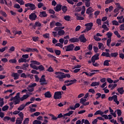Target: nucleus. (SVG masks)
I'll return each mask as SVG.
<instances>
[{
  "label": "nucleus",
  "instance_id": "obj_3",
  "mask_svg": "<svg viewBox=\"0 0 124 124\" xmlns=\"http://www.w3.org/2000/svg\"><path fill=\"white\" fill-rule=\"evenodd\" d=\"M53 98L54 99H61L62 98V92L61 91L55 92Z\"/></svg>",
  "mask_w": 124,
  "mask_h": 124
},
{
  "label": "nucleus",
  "instance_id": "obj_31",
  "mask_svg": "<svg viewBox=\"0 0 124 124\" xmlns=\"http://www.w3.org/2000/svg\"><path fill=\"white\" fill-rule=\"evenodd\" d=\"M18 62L19 63H21V62H27V59L21 58L18 60Z\"/></svg>",
  "mask_w": 124,
  "mask_h": 124
},
{
  "label": "nucleus",
  "instance_id": "obj_47",
  "mask_svg": "<svg viewBox=\"0 0 124 124\" xmlns=\"http://www.w3.org/2000/svg\"><path fill=\"white\" fill-rule=\"evenodd\" d=\"M46 71L48 72H54V69H53V68L50 66L46 70Z\"/></svg>",
  "mask_w": 124,
  "mask_h": 124
},
{
  "label": "nucleus",
  "instance_id": "obj_36",
  "mask_svg": "<svg viewBox=\"0 0 124 124\" xmlns=\"http://www.w3.org/2000/svg\"><path fill=\"white\" fill-rule=\"evenodd\" d=\"M61 9L62 12H64V13H65L66 11H67V7H66V6H63L61 7Z\"/></svg>",
  "mask_w": 124,
  "mask_h": 124
},
{
  "label": "nucleus",
  "instance_id": "obj_64",
  "mask_svg": "<svg viewBox=\"0 0 124 124\" xmlns=\"http://www.w3.org/2000/svg\"><path fill=\"white\" fill-rule=\"evenodd\" d=\"M43 5H44L43 3H42V2H39L38 3V8H41V7H42V6H43Z\"/></svg>",
  "mask_w": 124,
  "mask_h": 124
},
{
  "label": "nucleus",
  "instance_id": "obj_54",
  "mask_svg": "<svg viewBox=\"0 0 124 124\" xmlns=\"http://www.w3.org/2000/svg\"><path fill=\"white\" fill-rule=\"evenodd\" d=\"M8 48V47L7 46H5L4 47H2V48L0 49V52L1 53H3V52H4V51H5V50Z\"/></svg>",
  "mask_w": 124,
  "mask_h": 124
},
{
  "label": "nucleus",
  "instance_id": "obj_22",
  "mask_svg": "<svg viewBox=\"0 0 124 124\" xmlns=\"http://www.w3.org/2000/svg\"><path fill=\"white\" fill-rule=\"evenodd\" d=\"M23 120L20 118H17L16 120V124H22Z\"/></svg>",
  "mask_w": 124,
  "mask_h": 124
},
{
  "label": "nucleus",
  "instance_id": "obj_2",
  "mask_svg": "<svg viewBox=\"0 0 124 124\" xmlns=\"http://www.w3.org/2000/svg\"><path fill=\"white\" fill-rule=\"evenodd\" d=\"M37 85V84L35 83L30 84L27 88L28 92H30V93H32V92L34 91V87H36Z\"/></svg>",
  "mask_w": 124,
  "mask_h": 124
},
{
  "label": "nucleus",
  "instance_id": "obj_35",
  "mask_svg": "<svg viewBox=\"0 0 124 124\" xmlns=\"http://www.w3.org/2000/svg\"><path fill=\"white\" fill-rule=\"evenodd\" d=\"M30 67L31 68H33V69H36V70H38V66L35 65H33L32 63L30 64Z\"/></svg>",
  "mask_w": 124,
  "mask_h": 124
},
{
  "label": "nucleus",
  "instance_id": "obj_5",
  "mask_svg": "<svg viewBox=\"0 0 124 124\" xmlns=\"http://www.w3.org/2000/svg\"><path fill=\"white\" fill-rule=\"evenodd\" d=\"M39 82L41 83L40 85H41V86H43V85H47L46 79L45 78V75H43L42 76L40 79Z\"/></svg>",
  "mask_w": 124,
  "mask_h": 124
},
{
  "label": "nucleus",
  "instance_id": "obj_63",
  "mask_svg": "<svg viewBox=\"0 0 124 124\" xmlns=\"http://www.w3.org/2000/svg\"><path fill=\"white\" fill-rule=\"evenodd\" d=\"M39 39V37H32V40L33 41H34V42H36V41H38V40Z\"/></svg>",
  "mask_w": 124,
  "mask_h": 124
},
{
  "label": "nucleus",
  "instance_id": "obj_4",
  "mask_svg": "<svg viewBox=\"0 0 124 124\" xmlns=\"http://www.w3.org/2000/svg\"><path fill=\"white\" fill-rule=\"evenodd\" d=\"M37 120H34L33 121L32 124H42V122L40 121H43V117L41 116H39L37 118Z\"/></svg>",
  "mask_w": 124,
  "mask_h": 124
},
{
  "label": "nucleus",
  "instance_id": "obj_26",
  "mask_svg": "<svg viewBox=\"0 0 124 124\" xmlns=\"http://www.w3.org/2000/svg\"><path fill=\"white\" fill-rule=\"evenodd\" d=\"M116 97H118V96L117 95H113L112 96L108 97V100L109 101H112V100H113V101H114Z\"/></svg>",
  "mask_w": 124,
  "mask_h": 124
},
{
  "label": "nucleus",
  "instance_id": "obj_62",
  "mask_svg": "<svg viewBox=\"0 0 124 124\" xmlns=\"http://www.w3.org/2000/svg\"><path fill=\"white\" fill-rule=\"evenodd\" d=\"M96 97L95 99H98V98H100L101 97V93H97L96 94Z\"/></svg>",
  "mask_w": 124,
  "mask_h": 124
},
{
  "label": "nucleus",
  "instance_id": "obj_49",
  "mask_svg": "<svg viewBox=\"0 0 124 124\" xmlns=\"http://www.w3.org/2000/svg\"><path fill=\"white\" fill-rule=\"evenodd\" d=\"M54 52L56 54V55H57V56H60V55H61V50H58V49H55L54 50Z\"/></svg>",
  "mask_w": 124,
  "mask_h": 124
},
{
  "label": "nucleus",
  "instance_id": "obj_57",
  "mask_svg": "<svg viewBox=\"0 0 124 124\" xmlns=\"http://www.w3.org/2000/svg\"><path fill=\"white\" fill-rule=\"evenodd\" d=\"M8 108H9V107L7 105L4 106L2 108V111H6V110H8Z\"/></svg>",
  "mask_w": 124,
  "mask_h": 124
},
{
  "label": "nucleus",
  "instance_id": "obj_19",
  "mask_svg": "<svg viewBox=\"0 0 124 124\" xmlns=\"http://www.w3.org/2000/svg\"><path fill=\"white\" fill-rule=\"evenodd\" d=\"M30 97V95L29 94H24L23 96L20 98V101H24L25 99H27L28 97Z\"/></svg>",
  "mask_w": 124,
  "mask_h": 124
},
{
  "label": "nucleus",
  "instance_id": "obj_46",
  "mask_svg": "<svg viewBox=\"0 0 124 124\" xmlns=\"http://www.w3.org/2000/svg\"><path fill=\"white\" fill-rule=\"evenodd\" d=\"M21 98L20 97H18V96L16 95L15 97H12L10 99V101H13L14 99H20Z\"/></svg>",
  "mask_w": 124,
  "mask_h": 124
},
{
  "label": "nucleus",
  "instance_id": "obj_9",
  "mask_svg": "<svg viewBox=\"0 0 124 124\" xmlns=\"http://www.w3.org/2000/svg\"><path fill=\"white\" fill-rule=\"evenodd\" d=\"M36 18H37V16L34 13H32L29 15V19L31 21H34Z\"/></svg>",
  "mask_w": 124,
  "mask_h": 124
},
{
  "label": "nucleus",
  "instance_id": "obj_61",
  "mask_svg": "<svg viewBox=\"0 0 124 124\" xmlns=\"http://www.w3.org/2000/svg\"><path fill=\"white\" fill-rule=\"evenodd\" d=\"M85 5L86 7H90L91 6V1H86Z\"/></svg>",
  "mask_w": 124,
  "mask_h": 124
},
{
  "label": "nucleus",
  "instance_id": "obj_7",
  "mask_svg": "<svg viewBox=\"0 0 124 124\" xmlns=\"http://www.w3.org/2000/svg\"><path fill=\"white\" fill-rule=\"evenodd\" d=\"M78 39L80 42H82L83 43H86L87 42V39L85 37L84 34L80 35Z\"/></svg>",
  "mask_w": 124,
  "mask_h": 124
},
{
  "label": "nucleus",
  "instance_id": "obj_43",
  "mask_svg": "<svg viewBox=\"0 0 124 124\" xmlns=\"http://www.w3.org/2000/svg\"><path fill=\"white\" fill-rule=\"evenodd\" d=\"M29 122H30V119L27 118L24 120L22 124H29Z\"/></svg>",
  "mask_w": 124,
  "mask_h": 124
},
{
  "label": "nucleus",
  "instance_id": "obj_51",
  "mask_svg": "<svg viewBox=\"0 0 124 124\" xmlns=\"http://www.w3.org/2000/svg\"><path fill=\"white\" fill-rule=\"evenodd\" d=\"M3 118V120L4 121V122H7V121L10 120V117L8 116L4 117Z\"/></svg>",
  "mask_w": 124,
  "mask_h": 124
},
{
  "label": "nucleus",
  "instance_id": "obj_16",
  "mask_svg": "<svg viewBox=\"0 0 124 124\" xmlns=\"http://www.w3.org/2000/svg\"><path fill=\"white\" fill-rule=\"evenodd\" d=\"M117 92L120 94H124V87H119L117 89Z\"/></svg>",
  "mask_w": 124,
  "mask_h": 124
},
{
  "label": "nucleus",
  "instance_id": "obj_45",
  "mask_svg": "<svg viewBox=\"0 0 124 124\" xmlns=\"http://www.w3.org/2000/svg\"><path fill=\"white\" fill-rule=\"evenodd\" d=\"M38 69L41 71H43V70L45 69V68L44 67L43 65H40V66H38Z\"/></svg>",
  "mask_w": 124,
  "mask_h": 124
},
{
  "label": "nucleus",
  "instance_id": "obj_29",
  "mask_svg": "<svg viewBox=\"0 0 124 124\" xmlns=\"http://www.w3.org/2000/svg\"><path fill=\"white\" fill-rule=\"evenodd\" d=\"M118 55H119V53L118 52H114L110 53V58H116V57H118Z\"/></svg>",
  "mask_w": 124,
  "mask_h": 124
},
{
  "label": "nucleus",
  "instance_id": "obj_55",
  "mask_svg": "<svg viewBox=\"0 0 124 124\" xmlns=\"http://www.w3.org/2000/svg\"><path fill=\"white\" fill-rule=\"evenodd\" d=\"M56 47H60L61 48H62L63 47V45L62 44H61V43H58L55 44Z\"/></svg>",
  "mask_w": 124,
  "mask_h": 124
},
{
  "label": "nucleus",
  "instance_id": "obj_12",
  "mask_svg": "<svg viewBox=\"0 0 124 124\" xmlns=\"http://www.w3.org/2000/svg\"><path fill=\"white\" fill-rule=\"evenodd\" d=\"M19 76H20V75H19L17 73H13L12 74V77H14V80H18V79L19 78Z\"/></svg>",
  "mask_w": 124,
  "mask_h": 124
},
{
  "label": "nucleus",
  "instance_id": "obj_28",
  "mask_svg": "<svg viewBox=\"0 0 124 124\" xmlns=\"http://www.w3.org/2000/svg\"><path fill=\"white\" fill-rule=\"evenodd\" d=\"M0 14H1L3 17H4L5 18L7 17V14H6V13H5L4 11H3L2 10H0Z\"/></svg>",
  "mask_w": 124,
  "mask_h": 124
},
{
  "label": "nucleus",
  "instance_id": "obj_60",
  "mask_svg": "<svg viewBox=\"0 0 124 124\" xmlns=\"http://www.w3.org/2000/svg\"><path fill=\"white\" fill-rule=\"evenodd\" d=\"M93 38L94 39V40H95V41H100V40H101V39L100 38L98 37H97L96 36L94 35L93 36Z\"/></svg>",
  "mask_w": 124,
  "mask_h": 124
},
{
  "label": "nucleus",
  "instance_id": "obj_6",
  "mask_svg": "<svg viewBox=\"0 0 124 124\" xmlns=\"http://www.w3.org/2000/svg\"><path fill=\"white\" fill-rule=\"evenodd\" d=\"M64 47H65L66 52H69V51H72L74 49V45L70 44L67 46H65Z\"/></svg>",
  "mask_w": 124,
  "mask_h": 124
},
{
  "label": "nucleus",
  "instance_id": "obj_52",
  "mask_svg": "<svg viewBox=\"0 0 124 124\" xmlns=\"http://www.w3.org/2000/svg\"><path fill=\"white\" fill-rule=\"evenodd\" d=\"M34 27H41V24L39 22H35Z\"/></svg>",
  "mask_w": 124,
  "mask_h": 124
},
{
  "label": "nucleus",
  "instance_id": "obj_34",
  "mask_svg": "<svg viewBox=\"0 0 124 124\" xmlns=\"http://www.w3.org/2000/svg\"><path fill=\"white\" fill-rule=\"evenodd\" d=\"M99 82H93L92 84H91V87H95L96 86H99Z\"/></svg>",
  "mask_w": 124,
  "mask_h": 124
},
{
  "label": "nucleus",
  "instance_id": "obj_39",
  "mask_svg": "<svg viewBox=\"0 0 124 124\" xmlns=\"http://www.w3.org/2000/svg\"><path fill=\"white\" fill-rule=\"evenodd\" d=\"M74 112V111H73V110L70 111L68 112V113L64 114V116H66V117L67 116L68 117H70V115H72V114H73Z\"/></svg>",
  "mask_w": 124,
  "mask_h": 124
},
{
  "label": "nucleus",
  "instance_id": "obj_8",
  "mask_svg": "<svg viewBox=\"0 0 124 124\" xmlns=\"http://www.w3.org/2000/svg\"><path fill=\"white\" fill-rule=\"evenodd\" d=\"M99 53H96L92 57L91 61L92 62H95V61L99 60Z\"/></svg>",
  "mask_w": 124,
  "mask_h": 124
},
{
  "label": "nucleus",
  "instance_id": "obj_44",
  "mask_svg": "<svg viewBox=\"0 0 124 124\" xmlns=\"http://www.w3.org/2000/svg\"><path fill=\"white\" fill-rule=\"evenodd\" d=\"M55 23H56L55 21H53L50 23V27L51 29H53L55 27Z\"/></svg>",
  "mask_w": 124,
  "mask_h": 124
},
{
  "label": "nucleus",
  "instance_id": "obj_30",
  "mask_svg": "<svg viewBox=\"0 0 124 124\" xmlns=\"http://www.w3.org/2000/svg\"><path fill=\"white\" fill-rule=\"evenodd\" d=\"M64 33H65V32L64 31H63V30H59V31H58V34L60 36H62V35H63L64 34Z\"/></svg>",
  "mask_w": 124,
  "mask_h": 124
},
{
  "label": "nucleus",
  "instance_id": "obj_25",
  "mask_svg": "<svg viewBox=\"0 0 124 124\" xmlns=\"http://www.w3.org/2000/svg\"><path fill=\"white\" fill-rule=\"evenodd\" d=\"M26 107V106L24 104L21 105L19 108H17L18 111H22V110H24L25 108Z\"/></svg>",
  "mask_w": 124,
  "mask_h": 124
},
{
  "label": "nucleus",
  "instance_id": "obj_33",
  "mask_svg": "<svg viewBox=\"0 0 124 124\" xmlns=\"http://www.w3.org/2000/svg\"><path fill=\"white\" fill-rule=\"evenodd\" d=\"M85 27H89V28H92L93 27V23L92 22H90L89 23L85 24Z\"/></svg>",
  "mask_w": 124,
  "mask_h": 124
},
{
  "label": "nucleus",
  "instance_id": "obj_38",
  "mask_svg": "<svg viewBox=\"0 0 124 124\" xmlns=\"http://www.w3.org/2000/svg\"><path fill=\"white\" fill-rule=\"evenodd\" d=\"M86 101H87V99H85V98H81L80 100V103L83 105Z\"/></svg>",
  "mask_w": 124,
  "mask_h": 124
},
{
  "label": "nucleus",
  "instance_id": "obj_17",
  "mask_svg": "<svg viewBox=\"0 0 124 124\" xmlns=\"http://www.w3.org/2000/svg\"><path fill=\"white\" fill-rule=\"evenodd\" d=\"M94 10H93L92 7H90L86 10V14H91V13H93Z\"/></svg>",
  "mask_w": 124,
  "mask_h": 124
},
{
  "label": "nucleus",
  "instance_id": "obj_18",
  "mask_svg": "<svg viewBox=\"0 0 124 124\" xmlns=\"http://www.w3.org/2000/svg\"><path fill=\"white\" fill-rule=\"evenodd\" d=\"M45 96L47 98H51L52 97V94H51V93L49 91H47L45 93Z\"/></svg>",
  "mask_w": 124,
  "mask_h": 124
},
{
  "label": "nucleus",
  "instance_id": "obj_50",
  "mask_svg": "<svg viewBox=\"0 0 124 124\" xmlns=\"http://www.w3.org/2000/svg\"><path fill=\"white\" fill-rule=\"evenodd\" d=\"M9 62L10 63H16L17 62V60L16 59H11L9 61Z\"/></svg>",
  "mask_w": 124,
  "mask_h": 124
},
{
  "label": "nucleus",
  "instance_id": "obj_10",
  "mask_svg": "<svg viewBox=\"0 0 124 124\" xmlns=\"http://www.w3.org/2000/svg\"><path fill=\"white\" fill-rule=\"evenodd\" d=\"M75 16H76V19L78 20H83L84 19L83 16H81V15L80 14L76 13L75 14Z\"/></svg>",
  "mask_w": 124,
  "mask_h": 124
},
{
  "label": "nucleus",
  "instance_id": "obj_14",
  "mask_svg": "<svg viewBox=\"0 0 124 124\" xmlns=\"http://www.w3.org/2000/svg\"><path fill=\"white\" fill-rule=\"evenodd\" d=\"M54 10L56 12H59L62 10V5H57L56 7H54Z\"/></svg>",
  "mask_w": 124,
  "mask_h": 124
},
{
  "label": "nucleus",
  "instance_id": "obj_48",
  "mask_svg": "<svg viewBox=\"0 0 124 124\" xmlns=\"http://www.w3.org/2000/svg\"><path fill=\"white\" fill-rule=\"evenodd\" d=\"M64 20H65V21H67V22H69V21H70V16H64Z\"/></svg>",
  "mask_w": 124,
  "mask_h": 124
},
{
  "label": "nucleus",
  "instance_id": "obj_41",
  "mask_svg": "<svg viewBox=\"0 0 124 124\" xmlns=\"http://www.w3.org/2000/svg\"><path fill=\"white\" fill-rule=\"evenodd\" d=\"M109 62H110V60H107L105 61L104 62V65L106 66H109Z\"/></svg>",
  "mask_w": 124,
  "mask_h": 124
},
{
  "label": "nucleus",
  "instance_id": "obj_32",
  "mask_svg": "<svg viewBox=\"0 0 124 124\" xmlns=\"http://www.w3.org/2000/svg\"><path fill=\"white\" fill-rule=\"evenodd\" d=\"M14 105H17V104H19L20 103V101H21V99H14Z\"/></svg>",
  "mask_w": 124,
  "mask_h": 124
},
{
  "label": "nucleus",
  "instance_id": "obj_37",
  "mask_svg": "<svg viewBox=\"0 0 124 124\" xmlns=\"http://www.w3.org/2000/svg\"><path fill=\"white\" fill-rule=\"evenodd\" d=\"M16 1L19 3L20 5H24L25 4V2L23 0H16Z\"/></svg>",
  "mask_w": 124,
  "mask_h": 124
},
{
  "label": "nucleus",
  "instance_id": "obj_1",
  "mask_svg": "<svg viewBox=\"0 0 124 124\" xmlns=\"http://www.w3.org/2000/svg\"><path fill=\"white\" fill-rule=\"evenodd\" d=\"M55 75H57L56 76V78H58L59 81H62V79H64L65 78H70L71 76L69 74H64L62 72H56L55 73Z\"/></svg>",
  "mask_w": 124,
  "mask_h": 124
},
{
  "label": "nucleus",
  "instance_id": "obj_13",
  "mask_svg": "<svg viewBox=\"0 0 124 124\" xmlns=\"http://www.w3.org/2000/svg\"><path fill=\"white\" fill-rule=\"evenodd\" d=\"M39 17H41V18H45L46 17H47V14L46 13V12H40Z\"/></svg>",
  "mask_w": 124,
  "mask_h": 124
},
{
  "label": "nucleus",
  "instance_id": "obj_24",
  "mask_svg": "<svg viewBox=\"0 0 124 124\" xmlns=\"http://www.w3.org/2000/svg\"><path fill=\"white\" fill-rule=\"evenodd\" d=\"M30 10L33 11V10H35L36 9V6L33 3H31L30 5Z\"/></svg>",
  "mask_w": 124,
  "mask_h": 124
},
{
  "label": "nucleus",
  "instance_id": "obj_42",
  "mask_svg": "<svg viewBox=\"0 0 124 124\" xmlns=\"http://www.w3.org/2000/svg\"><path fill=\"white\" fill-rule=\"evenodd\" d=\"M18 116L19 117V119L24 120V113H23L22 112H19V113H18Z\"/></svg>",
  "mask_w": 124,
  "mask_h": 124
},
{
  "label": "nucleus",
  "instance_id": "obj_21",
  "mask_svg": "<svg viewBox=\"0 0 124 124\" xmlns=\"http://www.w3.org/2000/svg\"><path fill=\"white\" fill-rule=\"evenodd\" d=\"M104 112H102L101 110H97L94 114V116H96V115H101V116H103Z\"/></svg>",
  "mask_w": 124,
  "mask_h": 124
},
{
  "label": "nucleus",
  "instance_id": "obj_40",
  "mask_svg": "<svg viewBox=\"0 0 124 124\" xmlns=\"http://www.w3.org/2000/svg\"><path fill=\"white\" fill-rule=\"evenodd\" d=\"M13 33H14L15 35L16 34H18V35H21L22 34V31H13Z\"/></svg>",
  "mask_w": 124,
  "mask_h": 124
},
{
  "label": "nucleus",
  "instance_id": "obj_20",
  "mask_svg": "<svg viewBox=\"0 0 124 124\" xmlns=\"http://www.w3.org/2000/svg\"><path fill=\"white\" fill-rule=\"evenodd\" d=\"M101 56H103V57H106L107 58H111V56L109 52H102Z\"/></svg>",
  "mask_w": 124,
  "mask_h": 124
},
{
  "label": "nucleus",
  "instance_id": "obj_59",
  "mask_svg": "<svg viewBox=\"0 0 124 124\" xmlns=\"http://www.w3.org/2000/svg\"><path fill=\"white\" fill-rule=\"evenodd\" d=\"M112 23L113 26H118L119 25V22L117 20L112 21Z\"/></svg>",
  "mask_w": 124,
  "mask_h": 124
},
{
  "label": "nucleus",
  "instance_id": "obj_23",
  "mask_svg": "<svg viewBox=\"0 0 124 124\" xmlns=\"http://www.w3.org/2000/svg\"><path fill=\"white\" fill-rule=\"evenodd\" d=\"M48 116L51 117V121H56V120H58V118L55 116L53 114L49 113L48 114Z\"/></svg>",
  "mask_w": 124,
  "mask_h": 124
},
{
  "label": "nucleus",
  "instance_id": "obj_58",
  "mask_svg": "<svg viewBox=\"0 0 124 124\" xmlns=\"http://www.w3.org/2000/svg\"><path fill=\"white\" fill-rule=\"evenodd\" d=\"M111 39H108L107 41V45L108 46V47H109V48H111V47H110V43H111Z\"/></svg>",
  "mask_w": 124,
  "mask_h": 124
},
{
  "label": "nucleus",
  "instance_id": "obj_11",
  "mask_svg": "<svg viewBox=\"0 0 124 124\" xmlns=\"http://www.w3.org/2000/svg\"><path fill=\"white\" fill-rule=\"evenodd\" d=\"M69 41L71 43H75V42H79V39L76 37H73L70 39Z\"/></svg>",
  "mask_w": 124,
  "mask_h": 124
},
{
  "label": "nucleus",
  "instance_id": "obj_27",
  "mask_svg": "<svg viewBox=\"0 0 124 124\" xmlns=\"http://www.w3.org/2000/svg\"><path fill=\"white\" fill-rule=\"evenodd\" d=\"M29 65L28 63L22 64L21 66V69H23V70H26L27 67H29Z\"/></svg>",
  "mask_w": 124,
  "mask_h": 124
},
{
  "label": "nucleus",
  "instance_id": "obj_53",
  "mask_svg": "<svg viewBox=\"0 0 124 124\" xmlns=\"http://www.w3.org/2000/svg\"><path fill=\"white\" fill-rule=\"evenodd\" d=\"M45 38H49L50 37V33H46L43 35Z\"/></svg>",
  "mask_w": 124,
  "mask_h": 124
},
{
  "label": "nucleus",
  "instance_id": "obj_15",
  "mask_svg": "<svg viewBox=\"0 0 124 124\" xmlns=\"http://www.w3.org/2000/svg\"><path fill=\"white\" fill-rule=\"evenodd\" d=\"M29 52H36V53H39V51H38L37 48H31L28 47V53Z\"/></svg>",
  "mask_w": 124,
  "mask_h": 124
},
{
  "label": "nucleus",
  "instance_id": "obj_56",
  "mask_svg": "<svg viewBox=\"0 0 124 124\" xmlns=\"http://www.w3.org/2000/svg\"><path fill=\"white\" fill-rule=\"evenodd\" d=\"M46 49L50 53H54V49L50 47H46Z\"/></svg>",
  "mask_w": 124,
  "mask_h": 124
}]
</instances>
